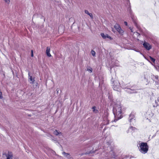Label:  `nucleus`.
<instances>
[{
	"mask_svg": "<svg viewBox=\"0 0 159 159\" xmlns=\"http://www.w3.org/2000/svg\"><path fill=\"white\" fill-rule=\"evenodd\" d=\"M114 28L116 29V30L121 35H123L124 33L123 30L121 29L120 25L118 24H116L114 25Z\"/></svg>",
	"mask_w": 159,
	"mask_h": 159,
	"instance_id": "nucleus-4",
	"label": "nucleus"
},
{
	"mask_svg": "<svg viewBox=\"0 0 159 159\" xmlns=\"http://www.w3.org/2000/svg\"><path fill=\"white\" fill-rule=\"evenodd\" d=\"M29 75V79H30V81H31V82H30V83L33 84L34 83V82L35 81V80L34 79H33L32 78V77L31 76H30V72H29L28 73Z\"/></svg>",
	"mask_w": 159,
	"mask_h": 159,
	"instance_id": "nucleus-12",
	"label": "nucleus"
},
{
	"mask_svg": "<svg viewBox=\"0 0 159 159\" xmlns=\"http://www.w3.org/2000/svg\"><path fill=\"white\" fill-rule=\"evenodd\" d=\"M130 30H131V31L132 32H133V31H132V29H131L130 27Z\"/></svg>",
	"mask_w": 159,
	"mask_h": 159,
	"instance_id": "nucleus-31",
	"label": "nucleus"
},
{
	"mask_svg": "<svg viewBox=\"0 0 159 159\" xmlns=\"http://www.w3.org/2000/svg\"><path fill=\"white\" fill-rule=\"evenodd\" d=\"M143 45L144 48L147 50H149L152 48V45L146 42H144Z\"/></svg>",
	"mask_w": 159,
	"mask_h": 159,
	"instance_id": "nucleus-7",
	"label": "nucleus"
},
{
	"mask_svg": "<svg viewBox=\"0 0 159 159\" xmlns=\"http://www.w3.org/2000/svg\"><path fill=\"white\" fill-rule=\"evenodd\" d=\"M127 1H129V0H127Z\"/></svg>",
	"mask_w": 159,
	"mask_h": 159,
	"instance_id": "nucleus-36",
	"label": "nucleus"
},
{
	"mask_svg": "<svg viewBox=\"0 0 159 159\" xmlns=\"http://www.w3.org/2000/svg\"><path fill=\"white\" fill-rule=\"evenodd\" d=\"M134 34H137L138 35H139V33H137V32H134Z\"/></svg>",
	"mask_w": 159,
	"mask_h": 159,
	"instance_id": "nucleus-29",
	"label": "nucleus"
},
{
	"mask_svg": "<svg viewBox=\"0 0 159 159\" xmlns=\"http://www.w3.org/2000/svg\"><path fill=\"white\" fill-rule=\"evenodd\" d=\"M159 101V97H158V98H157V101Z\"/></svg>",
	"mask_w": 159,
	"mask_h": 159,
	"instance_id": "nucleus-32",
	"label": "nucleus"
},
{
	"mask_svg": "<svg viewBox=\"0 0 159 159\" xmlns=\"http://www.w3.org/2000/svg\"><path fill=\"white\" fill-rule=\"evenodd\" d=\"M152 78L153 79H156L157 80H158V79L159 77H158V76L157 75H153L152 76Z\"/></svg>",
	"mask_w": 159,
	"mask_h": 159,
	"instance_id": "nucleus-18",
	"label": "nucleus"
},
{
	"mask_svg": "<svg viewBox=\"0 0 159 159\" xmlns=\"http://www.w3.org/2000/svg\"><path fill=\"white\" fill-rule=\"evenodd\" d=\"M53 133L55 135L58 136H60V135H61V133L58 131L57 130H55Z\"/></svg>",
	"mask_w": 159,
	"mask_h": 159,
	"instance_id": "nucleus-13",
	"label": "nucleus"
},
{
	"mask_svg": "<svg viewBox=\"0 0 159 159\" xmlns=\"http://www.w3.org/2000/svg\"><path fill=\"white\" fill-rule=\"evenodd\" d=\"M49 152H51L53 154H55V152L51 149H49Z\"/></svg>",
	"mask_w": 159,
	"mask_h": 159,
	"instance_id": "nucleus-21",
	"label": "nucleus"
},
{
	"mask_svg": "<svg viewBox=\"0 0 159 159\" xmlns=\"http://www.w3.org/2000/svg\"><path fill=\"white\" fill-rule=\"evenodd\" d=\"M130 129H131V130H132L133 131H137V128H136L135 127H132L131 126L130 128Z\"/></svg>",
	"mask_w": 159,
	"mask_h": 159,
	"instance_id": "nucleus-17",
	"label": "nucleus"
},
{
	"mask_svg": "<svg viewBox=\"0 0 159 159\" xmlns=\"http://www.w3.org/2000/svg\"><path fill=\"white\" fill-rule=\"evenodd\" d=\"M124 24H125V25L126 26H127V25H128V24H127V22H126V21H125L124 22Z\"/></svg>",
	"mask_w": 159,
	"mask_h": 159,
	"instance_id": "nucleus-27",
	"label": "nucleus"
},
{
	"mask_svg": "<svg viewBox=\"0 0 159 159\" xmlns=\"http://www.w3.org/2000/svg\"><path fill=\"white\" fill-rule=\"evenodd\" d=\"M111 82L112 84V87L114 90L120 93L121 92V88H122L123 89H124L126 91L128 92V91L126 90L127 89L128 90L129 89L128 84L123 83L122 84L121 86L120 83L118 80V78L116 77V75L112 76Z\"/></svg>",
	"mask_w": 159,
	"mask_h": 159,
	"instance_id": "nucleus-1",
	"label": "nucleus"
},
{
	"mask_svg": "<svg viewBox=\"0 0 159 159\" xmlns=\"http://www.w3.org/2000/svg\"><path fill=\"white\" fill-rule=\"evenodd\" d=\"M31 57H33L34 56V55H33V50H31Z\"/></svg>",
	"mask_w": 159,
	"mask_h": 159,
	"instance_id": "nucleus-25",
	"label": "nucleus"
},
{
	"mask_svg": "<svg viewBox=\"0 0 159 159\" xmlns=\"http://www.w3.org/2000/svg\"><path fill=\"white\" fill-rule=\"evenodd\" d=\"M87 70L89 71L90 73H92V72L93 69L92 68L90 67H89L87 69Z\"/></svg>",
	"mask_w": 159,
	"mask_h": 159,
	"instance_id": "nucleus-15",
	"label": "nucleus"
},
{
	"mask_svg": "<svg viewBox=\"0 0 159 159\" xmlns=\"http://www.w3.org/2000/svg\"><path fill=\"white\" fill-rule=\"evenodd\" d=\"M130 16H131L132 20L134 23L135 26L137 28H139V26L137 24V21L136 19V17L134 16V15H132L131 12V11L130 9Z\"/></svg>",
	"mask_w": 159,
	"mask_h": 159,
	"instance_id": "nucleus-5",
	"label": "nucleus"
},
{
	"mask_svg": "<svg viewBox=\"0 0 159 159\" xmlns=\"http://www.w3.org/2000/svg\"><path fill=\"white\" fill-rule=\"evenodd\" d=\"M113 112L115 116L114 122H116L118 120L122 117V115L121 107L120 104H116L114 107Z\"/></svg>",
	"mask_w": 159,
	"mask_h": 159,
	"instance_id": "nucleus-2",
	"label": "nucleus"
},
{
	"mask_svg": "<svg viewBox=\"0 0 159 159\" xmlns=\"http://www.w3.org/2000/svg\"><path fill=\"white\" fill-rule=\"evenodd\" d=\"M7 159H11L12 157V154L11 152H8V154L7 156Z\"/></svg>",
	"mask_w": 159,
	"mask_h": 159,
	"instance_id": "nucleus-11",
	"label": "nucleus"
},
{
	"mask_svg": "<svg viewBox=\"0 0 159 159\" xmlns=\"http://www.w3.org/2000/svg\"><path fill=\"white\" fill-rule=\"evenodd\" d=\"M50 48L49 47H47L46 48V53L47 55L49 57H50L51 56L50 53Z\"/></svg>",
	"mask_w": 159,
	"mask_h": 159,
	"instance_id": "nucleus-10",
	"label": "nucleus"
},
{
	"mask_svg": "<svg viewBox=\"0 0 159 159\" xmlns=\"http://www.w3.org/2000/svg\"><path fill=\"white\" fill-rule=\"evenodd\" d=\"M152 116L153 115V114L152 113Z\"/></svg>",
	"mask_w": 159,
	"mask_h": 159,
	"instance_id": "nucleus-33",
	"label": "nucleus"
},
{
	"mask_svg": "<svg viewBox=\"0 0 159 159\" xmlns=\"http://www.w3.org/2000/svg\"><path fill=\"white\" fill-rule=\"evenodd\" d=\"M5 2H6L9 3L10 2V0H4Z\"/></svg>",
	"mask_w": 159,
	"mask_h": 159,
	"instance_id": "nucleus-26",
	"label": "nucleus"
},
{
	"mask_svg": "<svg viewBox=\"0 0 159 159\" xmlns=\"http://www.w3.org/2000/svg\"><path fill=\"white\" fill-rule=\"evenodd\" d=\"M101 35L104 39H108L110 40H112L113 39L112 38H111L107 34H105L103 33H101Z\"/></svg>",
	"mask_w": 159,
	"mask_h": 159,
	"instance_id": "nucleus-8",
	"label": "nucleus"
},
{
	"mask_svg": "<svg viewBox=\"0 0 159 159\" xmlns=\"http://www.w3.org/2000/svg\"><path fill=\"white\" fill-rule=\"evenodd\" d=\"M91 53H92V55L93 56H95V52L93 50H92V51H91Z\"/></svg>",
	"mask_w": 159,
	"mask_h": 159,
	"instance_id": "nucleus-20",
	"label": "nucleus"
},
{
	"mask_svg": "<svg viewBox=\"0 0 159 159\" xmlns=\"http://www.w3.org/2000/svg\"><path fill=\"white\" fill-rule=\"evenodd\" d=\"M128 130H127V133H128Z\"/></svg>",
	"mask_w": 159,
	"mask_h": 159,
	"instance_id": "nucleus-35",
	"label": "nucleus"
},
{
	"mask_svg": "<svg viewBox=\"0 0 159 159\" xmlns=\"http://www.w3.org/2000/svg\"><path fill=\"white\" fill-rule=\"evenodd\" d=\"M89 15L90 16L91 19L93 18V15L92 13H90V14Z\"/></svg>",
	"mask_w": 159,
	"mask_h": 159,
	"instance_id": "nucleus-23",
	"label": "nucleus"
},
{
	"mask_svg": "<svg viewBox=\"0 0 159 159\" xmlns=\"http://www.w3.org/2000/svg\"><path fill=\"white\" fill-rule=\"evenodd\" d=\"M96 107L95 106H93L92 107V108L93 109V112L94 113H97L98 112V111L97 109H96Z\"/></svg>",
	"mask_w": 159,
	"mask_h": 159,
	"instance_id": "nucleus-14",
	"label": "nucleus"
},
{
	"mask_svg": "<svg viewBox=\"0 0 159 159\" xmlns=\"http://www.w3.org/2000/svg\"><path fill=\"white\" fill-rule=\"evenodd\" d=\"M139 150L143 154L147 153L148 150V146L147 143H141L139 144Z\"/></svg>",
	"mask_w": 159,
	"mask_h": 159,
	"instance_id": "nucleus-3",
	"label": "nucleus"
},
{
	"mask_svg": "<svg viewBox=\"0 0 159 159\" xmlns=\"http://www.w3.org/2000/svg\"><path fill=\"white\" fill-rule=\"evenodd\" d=\"M109 124V122L108 121H107L106 123H103V125H107Z\"/></svg>",
	"mask_w": 159,
	"mask_h": 159,
	"instance_id": "nucleus-24",
	"label": "nucleus"
},
{
	"mask_svg": "<svg viewBox=\"0 0 159 159\" xmlns=\"http://www.w3.org/2000/svg\"><path fill=\"white\" fill-rule=\"evenodd\" d=\"M106 127H105L103 129V131H104L106 129Z\"/></svg>",
	"mask_w": 159,
	"mask_h": 159,
	"instance_id": "nucleus-30",
	"label": "nucleus"
},
{
	"mask_svg": "<svg viewBox=\"0 0 159 159\" xmlns=\"http://www.w3.org/2000/svg\"><path fill=\"white\" fill-rule=\"evenodd\" d=\"M84 12L86 14H87L88 15H89L90 14V13H89V11L87 10H85Z\"/></svg>",
	"mask_w": 159,
	"mask_h": 159,
	"instance_id": "nucleus-22",
	"label": "nucleus"
},
{
	"mask_svg": "<svg viewBox=\"0 0 159 159\" xmlns=\"http://www.w3.org/2000/svg\"><path fill=\"white\" fill-rule=\"evenodd\" d=\"M119 61L117 60L113 59L111 61V65L110 66V71L112 67L114 66H118L119 65L118 63Z\"/></svg>",
	"mask_w": 159,
	"mask_h": 159,
	"instance_id": "nucleus-6",
	"label": "nucleus"
},
{
	"mask_svg": "<svg viewBox=\"0 0 159 159\" xmlns=\"http://www.w3.org/2000/svg\"><path fill=\"white\" fill-rule=\"evenodd\" d=\"M59 91V89H56V91L57 92V93H58V91Z\"/></svg>",
	"mask_w": 159,
	"mask_h": 159,
	"instance_id": "nucleus-28",
	"label": "nucleus"
},
{
	"mask_svg": "<svg viewBox=\"0 0 159 159\" xmlns=\"http://www.w3.org/2000/svg\"><path fill=\"white\" fill-rule=\"evenodd\" d=\"M62 154L65 157L68 159H70L71 158L70 153H66L65 152H62Z\"/></svg>",
	"mask_w": 159,
	"mask_h": 159,
	"instance_id": "nucleus-9",
	"label": "nucleus"
},
{
	"mask_svg": "<svg viewBox=\"0 0 159 159\" xmlns=\"http://www.w3.org/2000/svg\"><path fill=\"white\" fill-rule=\"evenodd\" d=\"M130 89L131 90H132V89H131V88H130Z\"/></svg>",
	"mask_w": 159,
	"mask_h": 159,
	"instance_id": "nucleus-34",
	"label": "nucleus"
},
{
	"mask_svg": "<svg viewBox=\"0 0 159 159\" xmlns=\"http://www.w3.org/2000/svg\"><path fill=\"white\" fill-rule=\"evenodd\" d=\"M149 58L152 62L153 63H155V59L154 58L152 57L151 56H149Z\"/></svg>",
	"mask_w": 159,
	"mask_h": 159,
	"instance_id": "nucleus-16",
	"label": "nucleus"
},
{
	"mask_svg": "<svg viewBox=\"0 0 159 159\" xmlns=\"http://www.w3.org/2000/svg\"><path fill=\"white\" fill-rule=\"evenodd\" d=\"M134 118V116L132 114L130 115V120L133 119Z\"/></svg>",
	"mask_w": 159,
	"mask_h": 159,
	"instance_id": "nucleus-19",
	"label": "nucleus"
}]
</instances>
